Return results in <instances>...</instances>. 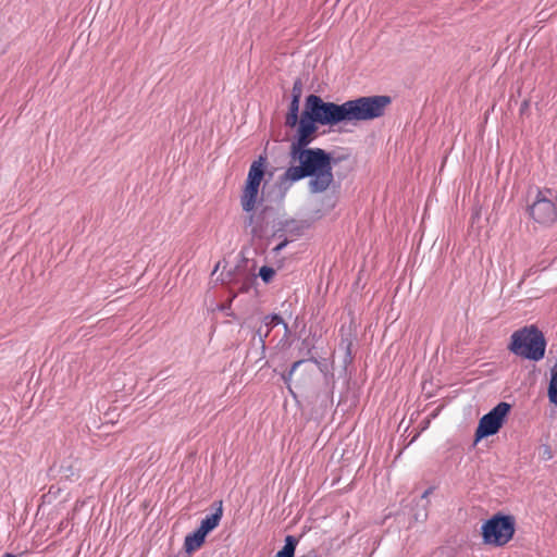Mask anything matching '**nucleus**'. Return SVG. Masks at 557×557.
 <instances>
[{
  "label": "nucleus",
  "instance_id": "1",
  "mask_svg": "<svg viewBox=\"0 0 557 557\" xmlns=\"http://www.w3.org/2000/svg\"><path fill=\"white\" fill-rule=\"evenodd\" d=\"M290 166L280 176V184L289 187L306 177L309 190L313 194L325 191L334 181L332 158L321 148H289Z\"/></svg>",
  "mask_w": 557,
  "mask_h": 557
},
{
  "label": "nucleus",
  "instance_id": "2",
  "mask_svg": "<svg viewBox=\"0 0 557 557\" xmlns=\"http://www.w3.org/2000/svg\"><path fill=\"white\" fill-rule=\"evenodd\" d=\"M318 124L333 126L337 122L331 102L311 94L305 100L299 125L289 148L308 147L317 136Z\"/></svg>",
  "mask_w": 557,
  "mask_h": 557
},
{
  "label": "nucleus",
  "instance_id": "3",
  "mask_svg": "<svg viewBox=\"0 0 557 557\" xmlns=\"http://www.w3.org/2000/svg\"><path fill=\"white\" fill-rule=\"evenodd\" d=\"M389 96H367L345 101L342 104L331 102L337 124L342 122L370 121L384 115L391 104Z\"/></svg>",
  "mask_w": 557,
  "mask_h": 557
},
{
  "label": "nucleus",
  "instance_id": "4",
  "mask_svg": "<svg viewBox=\"0 0 557 557\" xmlns=\"http://www.w3.org/2000/svg\"><path fill=\"white\" fill-rule=\"evenodd\" d=\"M546 339L536 326H525L512 333L508 349L520 357L539 361L544 358Z\"/></svg>",
  "mask_w": 557,
  "mask_h": 557
},
{
  "label": "nucleus",
  "instance_id": "5",
  "mask_svg": "<svg viewBox=\"0 0 557 557\" xmlns=\"http://www.w3.org/2000/svg\"><path fill=\"white\" fill-rule=\"evenodd\" d=\"M516 531L513 516L497 513L482 525L483 542L496 547L506 545Z\"/></svg>",
  "mask_w": 557,
  "mask_h": 557
},
{
  "label": "nucleus",
  "instance_id": "6",
  "mask_svg": "<svg viewBox=\"0 0 557 557\" xmlns=\"http://www.w3.org/2000/svg\"><path fill=\"white\" fill-rule=\"evenodd\" d=\"M530 218L543 227L557 222V197L550 189L537 190L532 205L528 207Z\"/></svg>",
  "mask_w": 557,
  "mask_h": 557
},
{
  "label": "nucleus",
  "instance_id": "7",
  "mask_svg": "<svg viewBox=\"0 0 557 557\" xmlns=\"http://www.w3.org/2000/svg\"><path fill=\"white\" fill-rule=\"evenodd\" d=\"M511 406L508 403H499L490 412L484 414L475 431V441L496 434L502 428Z\"/></svg>",
  "mask_w": 557,
  "mask_h": 557
},
{
  "label": "nucleus",
  "instance_id": "8",
  "mask_svg": "<svg viewBox=\"0 0 557 557\" xmlns=\"http://www.w3.org/2000/svg\"><path fill=\"white\" fill-rule=\"evenodd\" d=\"M212 506L214 507V512L202 519L199 528L197 529L206 535L219 525L223 516L222 500L214 502Z\"/></svg>",
  "mask_w": 557,
  "mask_h": 557
},
{
  "label": "nucleus",
  "instance_id": "9",
  "mask_svg": "<svg viewBox=\"0 0 557 557\" xmlns=\"http://www.w3.org/2000/svg\"><path fill=\"white\" fill-rule=\"evenodd\" d=\"M259 187L253 184L246 183L240 196V205L245 212L250 213L256 206Z\"/></svg>",
  "mask_w": 557,
  "mask_h": 557
},
{
  "label": "nucleus",
  "instance_id": "10",
  "mask_svg": "<svg viewBox=\"0 0 557 557\" xmlns=\"http://www.w3.org/2000/svg\"><path fill=\"white\" fill-rule=\"evenodd\" d=\"M264 161L265 159L263 157H260L259 160L252 162L248 172L246 183L260 186V183L264 176Z\"/></svg>",
  "mask_w": 557,
  "mask_h": 557
},
{
  "label": "nucleus",
  "instance_id": "11",
  "mask_svg": "<svg viewBox=\"0 0 557 557\" xmlns=\"http://www.w3.org/2000/svg\"><path fill=\"white\" fill-rule=\"evenodd\" d=\"M206 536L207 535L201 533L199 530H196L194 533L188 534L184 541L185 550L188 554H190L200 548L201 545L205 543Z\"/></svg>",
  "mask_w": 557,
  "mask_h": 557
},
{
  "label": "nucleus",
  "instance_id": "12",
  "mask_svg": "<svg viewBox=\"0 0 557 557\" xmlns=\"http://www.w3.org/2000/svg\"><path fill=\"white\" fill-rule=\"evenodd\" d=\"M547 396L549 401L557 406V361L550 369V381L548 384Z\"/></svg>",
  "mask_w": 557,
  "mask_h": 557
},
{
  "label": "nucleus",
  "instance_id": "13",
  "mask_svg": "<svg viewBox=\"0 0 557 557\" xmlns=\"http://www.w3.org/2000/svg\"><path fill=\"white\" fill-rule=\"evenodd\" d=\"M297 543L298 541L296 537L287 535L285 539V545L277 552L276 557H294Z\"/></svg>",
  "mask_w": 557,
  "mask_h": 557
},
{
  "label": "nucleus",
  "instance_id": "14",
  "mask_svg": "<svg viewBox=\"0 0 557 557\" xmlns=\"http://www.w3.org/2000/svg\"><path fill=\"white\" fill-rule=\"evenodd\" d=\"M263 323L267 326L268 330H272L273 327L283 324L285 329V333L289 332L287 323L284 322L281 315L278 314H269L263 318Z\"/></svg>",
  "mask_w": 557,
  "mask_h": 557
},
{
  "label": "nucleus",
  "instance_id": "15",
  "mask_svg": "<svg viewBox=\"0 0 557 557\" xmlns=\"http://www.w3.org/2000/svg\"><path fill=\"white\" fill-rule=\"evenodd\" d=\"M275 275V271L271 267L263 265L259 271V276L264 283H270Z\"/></svg>",
  "mask_w": 557,
  "mask_h": 557
},
{
  "label": "nucleus",
  "instance_id": "16",
  "mask_svg": "<svg viewBox=\"0 0 557 557\" xmlns=\"http://www.w3.org/2000/svg\"><path fill=\"white\" fill-rule=\"evenodd\" d=\"M300 116L299 113L287 112L285 116V125L289 128H294L299 125Z\"/></svg>",
  "mask_w": 557,
  "mask_h": 557
},
{
  "label": "nucleus",
  "instance_id": "17",
  "mask_svg": "<svg viewBox=\"0 0 557 557\" xmlns=\"http://www.w3.org/2000/svg\"><path fill=\"white\" fill-rule=\"evenodd\" d=\"M304 84L300 78L295 79L293 89H292V98L300 99L302 95Z\"/></svg>",
  "mask_w": 557,
  "mask_h": 557
},
{
  "label": "nucleus",
  "instance_id": "18",
  "mask_svg": "<svg viewBox=\"0 0 557 557\" xmlns=\"http://www.w3.org/2000/svg\"><path fill=\"white\" fill-rule=\"evenodd\" d=\"M307 362V360L301 359L292 364L290 370L287 373L282 374V379L285 381V383H288L294 374V372L297 370L298 367H300L302 363Z\"/></svg>",
  "mask_w": 557,
  "mask_h": 557
},
{
  "label": "nucleus",
  "instance_id": "19",
  "mask_svg": "<svg viewBox=\"0 0 557 557\" xmlns=\"http://www.w3.org/2000/svg\"><path fill=\"white\" fill-rule=\"evenodd\" d=\"M236 297V294H234L226 304H223L220 306V310L224 311L227 317H232L234 319H237L235 313L231 310L232 301Z\"/></svg>",
  "mask_w": 557,
  "mask_h": 557
},
{
  "label": "nucleus",
  "instance_id": "20",
  "mask_svg": "<svg viewBox=\"0 0 557 557\" xmlns=\"http://www.w3.org/2000/svg\"><path fill=\"white\" fill-rule=\"evenodd\" d=\"M299 103L300 99L292 98V101L288 107V112L299 113Z\"/></svg>",
  "mask_w": 557,
  "mask_h": 557
},
{
  "label": "nucleus",
  "instance_id": "21",
  "mask_svg": "<svg viewBox=\"0 0 557 557\" xmlns=\"http://www.w3.org/2000/svg\"><path fill=\"white\" fill-rule=\"evenodd\" d=\"M269 334H270V330H268V329H267V331L264 333L261 332V329H259L257 331V335L260 338L261 348H262L263 351L265 350V338L269 336Z\"/></svg>",
  "mask_w": 557,
  "mask_h": 557
},
{
  "label": "nucleus",
  "instance_id": "22",
  "mask_svg": "<svg viewBox=\"0 0 557 557\" xmlns=\"http://www.w3.org/2000/svg\"><path fill=\"white\" fill-rule=\"evenodd\" d=\"M255 223V215L253 214H249L248 216L245 218V221H244V226L246 228L252 226Z\"/></svg>",
  "mask_w": 557,
  "mask_h": 557
},
{
  "label": "nucleus",
  "instance_id": "23",
  "mask_svg": "<svg viewBox=\"0 0 557 557\" xmlns=\"http://www.w3.org/2000/svg\"><path fill=\"white\" fill-rule=\"evenodd\" d=\"M250 285H251V282H250L249 280H248V281H246V282H244V283L242 284V286L239 287V292H242V293H246V292H248V290H249V288H250Z\"/></svg>",
  "mask_w": 557,
  "mask_h": 557
},
{
  "label": "nucleus",
  "instance_id": "24",
  "mask_svg": "<svg viewBox=\"0 0 557 557\" xmlns=\"http://www.w3.org/2000/svg\"><path fill=\"white\" fill-rule=\"evenodd\" d=\"M288 244V240L287 239H284L282 243H280L273 250L277 253L280 252L281 250H283L286 245Z\"/></svg>",
  "mask_w": 557,
  "mask_h": 557
},
{
  "label": "nucleus",
  "instance_id": "25",
  "mask_svg": "<svg viewBox=\"0 0 557 557\" xmlns=\"http://www.w3.org/2000/svg\"><path fill=\"white\" fill-rule=\"evenodd\" d=\"M529 106H530V101L529 100H524L521 103L520 113L523 114L529 109Z\"/></svg>",
  "mask_w": 557,
  "mask_h": 557
},
{
  "label": "nucleus",
  "instance_id": "26",
  "mask_svg": "<svg viewBox=\"0 0 557 557\" xmlns=\"http://www.w3.org/2000/svg\"><path fill=\"white\" fill-rule=\"evenodd\" d=\"M434 491V487H429L428 490L424 491V493L422 494V498H426L430 494H432Z\"/></svg>",
  "mask_w": 557,
  "mask_h": 557
},
{
  "label": "nucleus",
  "instance_id": "27",
  "mask_svg": "<svg viewBox=\"0 0 557 557\" xmlns=\"http://www.w3.org/2000/svg\"><path fill=\"white\" fill-rule=\"evenodd\" d=\"M2 557H17V556L10 554V553H5L2 555Z\"/></svg>",
  "mask_w": 557,
  "mask_h": 557
},
{
  "label": "nucleus",
  "instance_id": "28",
  "mask_svg": "<svg viewBox=\"0 0 557 557\" xmlns=\"http://www.w3.org/2000/svg\"><path fill=\"white\" fill-rule=\"evenodd\" d=\"M545 454L548 455V458L550 457V449L548 446L545 447Z\"/></svg>",
  "mask_w": 557,
  "mask_h": 557
},
{
  "label": "nucleus",
  "instance_id": "29",
  "mask_svg": "<svg viewBox=\"0 0 557 557\" xmlns=\"http://www.w3.org/2000/svg\"><path fill=\"white\" fill-rule=\"evenodd\" d=\"M220 264H221V262H218V264L215 265V268H214V270H213V274L219 270Z\"/></svg>",
  "mask_w": 557,
  "mask_h": 557
},
{
  "label": "nucleus",
  "instance_id": "30",
  "mask_svg": "<svg viewBox=\"0 0 557 557\" xmlns=\"http://www.w3.org/2000/svg\"><path fill=\"white\" fill-rule=\"evenodd\" d=\"M300 557H315V554H308V555H302Z\"/></svg>",
  "mask_w": 557,
  "mask_h": 557
},
{
  "label": "nucleus",
  "instance_id": "31",
  "mask_svg": "<svg viewBox=\"0 0 557 557\" xmlns=\"http://www.w3.org/2000/svg\"><path fill=\"white\" fill-rule=\"evenodd\" d=\"M251 234L256 235L257 234V228L256 227H252L251 228Z\"/></svg>",
  "mask_w": 557,
  "mask_h": 557
},
{
  "label": "nucleus",
  "instance_id": "32",
  "mask_svg": "<svg viewBox=\"0 0 557 557\" xmlns=\"http://www.w3.org/2000/svg\"><path fill=\"white\" fill-rule=\"evenodd\" d=\"M231 276H232V275H231V273H227L226 278H227L228 281H232V277H231Z\"/></svg>",
  "mask_w": 557,
  "mask_h": 557
}]
</instances>
